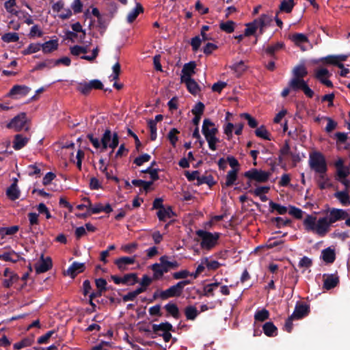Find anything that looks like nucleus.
I'll list each match as a JSON object with an SVG mask.
<instances>
[{"instance_id": "f257e3e1", "label": "nucleus", "mask_w": 350, "mask_h": 350, "mask_svg": "<svg viewBox=\"0 0 350 350\" xmlns=\"http://www.w3.org/2000/svg\"><path fill=\"white\" fill-rule=\"evenodd\" d=\"M303 224L306 231L315 232L320 237H324L331 226L327 217H321L317 221V217L312 215H307Z\"/></svg>"}, {"instance_id": "f03ea898", "label": "nucleus", "mask_w": 350, "mask_h": 350, "mask_svg": "<svg viewBox=\"0 0 350 350\" xmlns=\"http://www.w3.org/2000/svg\"><path fill=\"white\" fill-rule=\"evenodd\" d=\"M170 257L168 256H162L159 258V263L156 262L150 266V269L153 271L154 280H159L165 273L179 267V263L176 260L170 261Z\"/></svg>"}, {"instance_id": "7ed1b4c3", "label": "nucleus", "mask_w": 350, "mask_h": 350, "mask_svg": "<svg viewBox=\"0 0 350 350\" xmlns=\"http://www.w3.org/2000/svg\"><path fill=\"white\" fill-rule=\"evenodd\" d=\"M202 133L208 142L209 148L211 150H216V144L219 142V139L216 136L218 129L215 126V123L210 119L205 118L203 120Z\"/></svg>"}, {"instance_id": "20e7f679", "label": "nucleus", "mask_w": 350, "mask_h": 350, "mask_svg": "<svg viewBox=\"0 0 350 350\" xmlns=\"http://www.w3.org/2000/svg\"><path fill=\"white\" fill-rule=\"evenodd\" d=\"M309 165L312 170L320 174V178H325V174L327 171V166L323 154L319 152L310 154Z\"/></svg>"}, {"instance_id": "39448f33", "label": "nucleus", "mask_w": 350, "mask_h": 350, "mask_svg": "<svg viewBox=\"0 0 350 350\" xmlns=\"http://www.w3.org/2000/svg\"><path fill=\"white\" fill-rule=\"evenodd\" d=\"M196 234L201 238V248L208 251L217 245L221 235L219 232L212 233L204 230H198Z\"/></svg>"}, {"instance_id": "423d86ee", "label": "nucleus", "mask_w": 350, "mask_h": 350, "mask_svg": "<svg viewBox=\"0 0 350 350\" xmlns=\"http://www.w3.org/2000/svg\"><path fill=\"white\" fill-rule=\"evenodd\" d=\"M191 283V280H184L171 286L167 289L162 291L161 296L163 297V300H166L171 297H180L183 293L184 287Z\"/></svg>"}, {"instance_id": "0eeeda50", "label": "nucleus", "mask_w": 350, "mask_h": 350, "mask_svg": "<svg viewBox=\"0 0 350 350\" xmlns=\"http://www.w3.org/2000/svg\"><path fill=\"white\" fill-rule=\"evenodd\" d=\"M102 151L107 148L114 150L119 144V136L118 133H111L109 129H107L101 137Z\"/></svg>"}, {"instance_id": "6e6552de", "label": "nucleus", "mask_w": 350, "mask_h": 350, "mask_svg": "<svg viewBox=\"0 0 350 350\" xmlns=\"http://www.w3.org/2000/svg\"><path fill=\"white\" fill-rule=\"evenodd\" d=\"M288 85L292 90L295 92L303 91L305 95L308 98H312L314 92L311 90L307 83L304 79H293L292 78L288 82Z\"/></svg>"}, {"instance_id": "1a4fd4ad", "label": "nucleus", "mask_w": 350, "mask_h": 350, "mask_svg": "<svg viewBox=\"0 0 350 350\" xmlns=\"http://www.w3.org/2000/svg\"><path fill=\"white\" fill-rule=\"evenodd\" d=\"M271 175L269 172H265L261 170L252 168L245 172L243 176L248 178L250 180H255L258 183H266Z\"/></svg>"}, {"instance_id": "9d476101", "label": "nucleus", "mask_w": 350, "mask_h": 350, "mask_svg": "<svg viewBox=\"0 0 350 350\" xmlns=\"http://www.w3.org/2000/svg\"><path fill=\"white\" fill-rule=\"evenodd\" d=\"M27 121V114L25 112H21L17 116H14L7 124L6 128L13 129L16 132H19L25 126Z\"/></svg>"}, {"instance_id": "9b49d317", "label": "nucleus", "mask_w": 350, "mask_h": 350, "mask_svg": "<svg viewBox=\"0 0 350 350\" xmlns=\"http://www.w3.org/2000/svg\"><path fill=\"white\" fill-rule=\"evenodd\" d=\"M136 256H122L115 260L114 264L117 266L118 269L124 272L129 270V266L133 265L136 262Z\"/></svg>"}, {"instance_id": "f8f14e48", "label": "nucleus", "mask_w": 350, "mask_h": 350, "mask_svg": "<svg viewBox=\"0 0 350 350\" xmlns=\"http://www.w3.org/2000/svg\"><path fill=\"white\" fill-rule=\"evenodd\" d=\"M53 262L51 257L44 258V255L42 254L40 260L35 265L36 272L38 274L46 272L52 268Z\"/></svg>"}, {"instance_id": "ddd939ff", "label": "nucleus", "mask_w": 350, "mask_h": 350, "mask_svg": "<svg viewBox=\"0 0 350 350\" xmlns=\"http://www.w3.org/2000/svg\"><path fill=\"white\" fill-rule=\"evenodd\" d=\"M349 216L347 212L343 209L332 208L329 210V215L327 217L331 225L337 221L345 219Z\"/></svg>"}, {"instance_id": "4468645a", "label": "nucleus", "mask_w": 350, "mask_h": 350, "mask_svg": "<svg viewBox=\"0 0 350 350\" xmlns=\"http://www.w3.org/2000/svg\"><path fill=\"white\" fill-rule=\"evenodd\" d=\"M310 313V307L308 304L297 302L295 305L294 311L291 314L295 319H301L308 315Z\"/></svg>"}, {"instance_id": "2eb2a0df", "label": "nucleus", "mask_w": 350, "mask_h": 350, "mask_svg": "<svg viewBox=\"0 0 350 350\" xmlns=\"http://www.w3.org/2000/svg\"><path fill=\"white\" fill-rule=\"evenodd\" d=\"M330 76V73L327 68H321L315 71L314 77L318 79L322 84L326 85L328 88H333V83L326 79V77H329Z\"/></svg>"}, {"instance_id": "dca6fc26", "label": "nucleus", "mask_w": 350, "mask_h": 350, "mask_svg": "<svg viewBox=\"0 0 350 350\" xmlns=\"http://www.w3.org/2000/svg\"><path fill=\"white\" fill-rule=\"evenodd\" d=\"M323 285L324 289L327 291L335 288L339 284V277L337 274H323Z\"/></svg>"}, {"instance_id": "f3484780", "label": "nucleus", "mask_w": 350, "mask_h": 350, "mask_svg": "<svg viewBox=\"0 0 350 350\" xmlns=\"http://www.w3.org/2000/svg\"><path fill=\"white\" fill-rule=\"evenodd\" d=\"M196 64L195 62H189L185 64L182 69L180 81L186 79H191V76L196 73Z\"/></svg>"}, {"instance_id": "a211bd4d", "label": "nucleus", "mask_w": 350, "mask_h": 350, "mask_svg": "<svg viewBox=\"0 0 350 350\" xmlns=\"http://www.w3.org/2000/svg\"><path fill=\"white\" fill-rule=\"evenodd\" d=\"M85 268V267L84 263L74 262L68 267L67 270V274L72 278H75L77 274L83 272Z\"/></svg>"}, {"instance_id": "6ab92c4d", "label": "nucleus", "mask_w": 350, "mask_h": 350, "mask_svg": "<svg viewBox=\"0 0 350 350\" xmlns=\"http://www.w3.org/2000/svg\"><path fill=\"white\" fill-rule=\"evenodd\" d=\"M163 308L167 312L166 317L171 316L175 319H178L180 317V310L175 303L169 302Z\"/></svg>"}, {"instance_id": "aec40b11", "label": "nucleus", "mask_w": 350, "mask_h": 350, "mask_svg": "<svg viewBox=\"0 0 350 350\" xmlns=\"http://www.w3.org/2000/svg\"><path fill=\"white\" fill-rule=\"evenodd\" d=\"M30 138L24 137L21 134H16L13 141V148L18 150L24 148L29 142Z\"/></svg>"}, {"instance_id": "412c9836", "label": "nucleus", "mask_w": 350, "mask_h": 350, "mask_svg": "<svg viewBox=\"0 0 350 350\" xmlns=\"http://www.w3.org/2000/svg\"><path fill=\"white\" fill-rule=\"evenodd\" d=\"M186 85L187 89L193 95H196L200 91V87L193 79H186L180 81Z\"/></svg>"}, {"instance_id": "4be33fe9", "label": "nucleus", "mask_w": 350, "mask_h": 350, "mask_svg": "<svg viewBox=\"0 0 350 350\" xmlns=\"http://www.w3.org/2000/svg\"><path fill=\"white\" fill-rule=\"evenodd\" d=\"M285 44L283 42H278L274 44L269 45L267 48H265V51L266 54L269 55L270 57L275 58V53L284 49Z\"/></svg>"}, {"instance_id": "5701e85b", "label": "nucleus", "mask_w": 350, "mask_h": 350, "mask_svg": "<svg viewBox=\"0 0 350 350\" xmlns=\"http://www.w3.org/2000/svg\"><path fill=\"white\" fill-rule=\"evenodd\" d=\"M16 180L7 189L6 195L8 198L14 201L19 198L21 192L17 187Z\"/></svg>"}, {"instance_id": "b1692460", "label": "nucleus", "mask_w": 350, "mask_h": 350, "mask_svg": "<svg viewBox=\"0 0 350 350\" xmlns=\"http://www.w3.org/2000/svg\"><path fill=\"white\" fill-rule=\"evenodd\" d=\"M31 88L26 85H14L9 92L10 96L21 95L26 96L30 92Z\"/></svg>"}, {"instance_id": "393cba45", "label": "nucleus", "mask_w": 350, "mask_h": 350, "mask_svg": "<svg viewBox=\"0 0 350 350\" xmlns=\"http://www.w3.org/2000/svg\"><path fill=\"white\" fill-rule=\"evenodd\" d=\"M321 258L326 263H333L336 259V254L334 250L331 247L324 249L321 252Z\"/></svg>"}, {"instance_id": "a878e982", "label": "nucleus", "mask_w": 350, "mask_h": 350, "mask_svg": "<svg viewBox=\"0 0 350 350\" xmlns=\"http://www.w3.org/2000/svg\"><path fill=\"white\" fill-rule=\"evenodd\" d=\"M152 331L154 332V333L159 335V334H160L159 333V332H160V331L163 332V333H164L167 331L174 332V329L170 323L166 321L164 323H161L159 325L153 324L152 325Z\"/></svg>"}, {"instance_id": "bb28decb", "label": "nucleus", "mask_w": 350, "mask_h": 350, "mask_svg": "<svg viewBox=\"0 0 350 350\" xmlns=\"http://www.w3.org/2000/svg\"><path fill=\"white\" fill-rule=\"evenodd\" d=\"M144 12V8L141 3H137L135 8L133 9L127 15V22L132 23L139 16L140 13Z\"/></svg>"}, {"instance_id": "cd10ccee", "label": "nucleus", "mask_w": 350, "mask_h": 350, "mask_svg": "<svg viewBox=\"0 0 350 350\" xmlns=\"http://www.w3.org/2000/svg\"><path fill=\"white\" fill-rule=\"evenodd\" d=\"M157 215L160 221H165L166 219L174 216L175 213L171 206H167V208L164 207L162 210H159Z\"/></svg>"}, {"instance_id": "c85d7f7f", "label": "nucleus", "mask_w": 350, "mask_h": 350, "mask_svg": "<svg viewBox=\"0 0 350 350\" xmlns=\"http://www.w3.org/2000/svg\"><path fill=\"white\" fill-rule=\"evenodd\" d=\"M290 40L294 42L296 46H299L301 44L309 42L308 37L301 33H295L289 36Z\"/></svg>"}, {"instance_id": "c756f323", "label": "nucleus", "mask_w": 350, "mask_h": 350, "mask_svg": "<svg viewBox=\"0 0 350 350\" xmlns=\"http://www.w3.org/2000/svg\"><path fill=\"white\" fill-rule=\"evenodd\" d=\"M122 284L133 286L139 282V278L136 273L124 274L122 277Z\"/></svg>"}, {"instance_id": "7c9ffc66", "label": "nucleus", "mask_w": 350, "mask_h": 350, "mask_svg": "<svg viewBox=\"0 0 350 350\" xmlns=\"http://www.w3.org/2000/svg\"><path fill=\"white\" fill-rule=\"evenodd\" d=\"M308 75V70L304 64L296 66L293 70V79H304Z\"/></svg>"}, {"instance_id": "2f4dec72", "label": "nucleus", "mask_w": 350, "mask_h": 350, "mask_svg": "<svg viewBox=\"0 0 350 350\" xmlns=\"http://www.w3.org/2000/svg\"><path fill=\"white\" fill-rule=\"evenodd\" d=\"M239 170V169L237 168V169H232L231 170L228 172V174H227L226 178V183H225V186L226 187H231L232 185H233L235 183V182L237 179V174H238Z\"/></svg>"}, {"instance_id": "473e14b6", "label": "nucleus", "mask_w": 350, "mask_h": 350, "mask_svg": "<svg viewBox=\"0 0 350 350\" xmlns=\"http://www.w3.org/2000/svg\"><path fill=\"white\" fill-rule=\"evenodd\" d=\"M262 330L266 336L273 337L277 335L278 328L272 322H267L263 325Z\"/></svg>"}, {"instance_id": "72a5a7b5", "label": "nucleus", "mask_w": 350, "mask_h": 350, "mask_svg": "<svg viewBox=\"0 0 350 350\" xmlns=\"http://www.w3.org/2000/svg\"><path fill=\"white\" fill-rule=\"evenodd\" d=\"M41 47L43 53H49L55 50H56L58 47V41L57 40H51L47 42H45L44 44H41Z\"/></svg>"}, {"instance_id": "f704fd0d", "label": "nucleus", "mask_w": 350, "mask_h": 350, "mask_svg": "<svg viewBox=\"0 0 350 350\" xmlns=\"http://www.w3.org/2000/svg\"><path fill=\"white\" fill-rule=\"evenodd\" d=\"M336 197L343 206H348L350 204L349 195L347 190L337 191L334 193Z\"/></svg>"}, {"instance_id": "c9c22d12", "label": "nucleus", "mask_w": 350, "mask_h": 350, "mask_svg": "<svg viewBox=\"0 0 350 350\" xmlns=\"http://www.w3.org/2000/svg\"><path fill=\"white\" fill-rule=\"evenodd\" d=\"M185 314L186 319L190 321H194L200 314V312L193 306H188L185 308Z\"/></svg>"}, {"instance_id": "e433bc0d", "label": "nucleus", "mask_w": 350, "mask_h": 350, "mask_svg": "<svg viewBox=\"0 0 350 350\" xmlns=\"http://www.w3.org/2000/svg\"><path fill=\"white\" fill-rule=\"evenodd\" d=\"M19 256L14 251L4 252L0 254V260L6 262H18Z\"/></svg>"}, {"instance_id": "4c0bfd02", "label": "nucleus", "mask_w": 350, "mask_h": 350, "mask_svg": "<svg viewBox=\"0 0 350 350\" xmlns=\"http://www.w3.org/2000/svg\"><path fill=\"white\" fill-rule=\"evenodd\" d=\"M230 68L232 70H234L237 74L238 76H240L247 70V67L245 65V62L241 60L238 62L233 64L232 66H230Z\"/></svg>"}, {"instance_id": "58836bf2", "label": "nucleus", "mask_w": 350, "mask_h": 350, "mask_svg": "<svg viewBox=\"0 0 350 350\" xmlns=\"http://www.w3.org/2000/svg\"><path fill=\"white\" fill-rule=\"evenodd\" d=\"M219 285V282H214L205 285L204 286L203 295L205 297H213L214 291L218 288Z\"/></svg>"}, {"instance_id": "ea45409f", "label": "nucleus", "mask_w": 350, "mask_h": 350, "mask_svg": "<svg viewBox=\"0 0 350 350\" xmlns=\"http://www.w3.org/2000/svg\"><path fill=\"white\" fill-rule=\"evenodd\" d=\"M215 183H216V182L214 180L213 176L212 175H208V176H200V178H198L196 185L198 186H200L202 184H206L209 187H212Z\"/></svg>"}, {"instance_id": "a19ab883", "label": "nucleus", "mask_w": 350, "mask_h": 350, "mask_svg": "<svg viewBox=\"0 0 350 350\" xmlns=\"http://www.w3.org/2000/svg\"><path fill=\"white\" fill-rule=\"evenodd\" d=\"M269 207H270V211H277L278 214L280 215H284L286 213L288 208L287 207L282 206L280 204H278L276 202H274L273 201H270L269 203Z\"/></svg>"}, {"instance_id": "79ce46f5", "label": "nucleus", "mask_w": 350, "mask_h": 350, "mask_svg": "<svg viewBox=\"0 0 350 350\" xmlns=\"http://www.w3.org/2000/svg\"><path fill=\"white\" fill-rule=\"evenodd\" d=\"M322 61L327 64H331L343 68V64L339 62L336 55H327L322 59Z\"/></svg>"}, {"instance_id": "37998d69", "label": "nucleus", "mask_w": 350, "mask_h": 350, "mask_svg": "<svg viewBox=\"0 0 350 350\" xmlns=\"http://www.w3.org/2000/svg\"><path fill=\"white\" fill-rule=\"evenodd\" d=\"M269 318V312L265 308L256 311L254 314V319L256 321L263 322Z\"/></svg>"}, {"instance_id": "c03bdc74", "label": "nucleus", "mask_w": 350, "mask_h": 350, "mask_svg": "<svg viewBox=\"0 0 350 350\" xmlns=\"http://www.w3.org/2000/svg\"><path fill=\"white\" fill-rule=\"evenodd\" d=\"M235 23L232 21L222 22L219 24V28L226 33H230L234 31Z\"/></svg>"}, {"instance_id": "a18cd8bd", "label": "nucleus", "mask_w": 350, "mask_h": 350, "mask_svg": "<svg viewBox=\"0 0 350 350\" xmlns=\"http://www.w3.org/2000/svg\"><path fill=\"white\" fill-rule=\"evenodd\" d=\"M1 40L6 43L10 42H18L19 40V36L17 33L15 32H9L3 34L1 36Z\"/></svg>"}, {"instance_id": "49530a36", "label": "nucleus", "mask_w": 350, "mask_h": 350, "mask_svg": "<svg viewBox=\"0 0 350 350\" xmlns=\"http://www.w3.org/2000/svg\"><path fill=\"white\" fill-rule=\"evenodd\" d=\"M294 5L295 3L293 0H284L280 5V10L286 13H290L291 12Z\"/></svg>"}, {"instance_id": "de8ad7c7", "label": "nucleus", "mask_w": 350, "mask_h": 350, "mask_svg": "<svg viewBox=\"0 0 350 350\" xmlns=\"http://www.w3.org/2000/svg\"><path fill=\"white\" fill-rule=\"evenodd\" d=\"M28 218L29 220L30 227L27 232H33V226L38 224V214L33 212L29 213H28Z\"/></svg>"}, {"instance_id": "09e8293b", "label": "nucleus", "mask_w": 350, "mask_h": 350, "mask_svg": "<svg viewBox=\"0 0 350 350\" xmlns=\"http://www.w3.org/2000/svg\"><path fill=\"white\" fill-rule=\"evenodd\" d=\"M33 342V340L32 338H25L21 341L16 342L14 345V348L18 350L26 347H29L32 345Z\"/></svg>"}, {"instance_id": "8fccbe9b", "label": "nucleus", "mask_w": 350, "mask_h": 350, "mask_svg": "<svg viewBox=\"0 0 350 350\" xmlns=\"http://www.w3.org/2000/svg\"><path fill=\"white\" fill-rule=\"evenodd\" d=\"M179 133V131L177 129L173 128L172 129L167 135V138L170 140L171 144L175 147L176 142H178L177 134Z\"/></svg>"}, {"instance_id": "3c124183", "label": "nucleus", "mask_w": 350, "mask_h": 350, "mask_svg": "<svg viewBox=\"0 0 350 350\" xmlns=\"http://www.w3.org/2000/svg\"><path fill=\"white\" fill-rule=\"evenodd\" d=\"M246 28L244 31V36H250L255 33L256 31L258 29V25H256L254 21H252V23H247Z\"/></svg>"}, {"instance_id": "603ef678", "label": "nucleus", "mask_w": 350, "mask_h": 350, "mask_svg": "<svg viewBox=\"0 0 350 350\" xmlns=\"http://www.w3.org/2000/svg\"><path fill=\"white\" fill-rule=\"evenodd\" d=\"M77 90L83 95H88L91 92V87L88 82H81L78 84Z\"/></svg>"}, {"instance_id": "864d4df0", "label": "nucleus", "mask_w": 350, "mask_h": 350, "mask_svg": "<svg viewBox=\"0 0 350 350\" xmlns=\"http://www.w3.org/2000/svg\"><path fill=\"white\" fill-rule=\"evenodd\" d=\"M41 44L39 43H31L28 47L24 50V55H29L39 51L41 49Z\"/></svg>"}, {"instance_id": "5fc2aeb1", "label": "nucleus", "mask_w": 350, "mask_h": 350, "mask_svg": "<svg viewBox=\"0 0 350 350\" xmlns=\"http://www.w3.org/2000/svg\"><path fill=\"white\" fill-rule=\"evenodd\" d=\"M255 134L257 137L264 139L270 140L269 134L264 126H261L255 131Z\"/></svg>"}, {"instance_id": "6e6d98bb", "label": "nucleus", "mask_w": 350, "mask_h": 350, "mask_svg": "<svg viewBox=\"0 0 350 350\" xmlns=\"http://www.w3.org/2000/svg\"><path fill=\"white\" fill-rule=\"evenodd\" d=\"M288 213L297 219H300L303 217L302 210L294 206H289Z\"/></svg>"}, {"instance_id": "4d7b16f0", "label": "nucleus", "mask_w": 350, "mask_h": 350, "mask_svg": "<svg viewBox=\"0 0 350 350\" xmlns=\"http://www.w3.org/2000/svg\"><path fill=\"white\" fill-rule=\"evenodd\" d=\"M158 171V169H152L151 167H148L146 170H142L141 172L150 174L152 181H155L159 178Z\"/></svg>"}, {"instance_id": "13d9d810", "label": "nucleus", "mask_w": 350, "mask_h": 350, "mask_svg": "<svg viewBox=\"0 0 350 350\" xmlns=\"http://www.w3.org/2000/svg\"><path fill=\"white\" fill-rule=\"evenodd\" d=\"M56 333V331L53 329L47 332L45 334L41 336L38 338V344H46L49 342V340L50 338L53 336L54 334Z\"/></svg>"}, {"instance_id": "bf43d9fd", "label": "nucleus", "mask_w": 350, "mask_h": 350, "mask_svg": "<svg viewBox=\"0 0 350 350\" xmlns=\"http://www.w3.org/2000/svg\"><path fill=\"white\" fill-rule=\"evenodd\" d=\"M150 159V155L147 153H145L143 154L142 155L136 157L134 159L133 163L137 166H141L142 165H143V163L149 161Z\"/></svg>"}, {"instance_id": "052dcab7", "label": "nucleus", "mask_w": 350, "mask_h": 350, "mask_svg": "<svg viewBox=\"0 0 350 350\" xmlns=\"http://www.w3.org/2000/svg\"><path fill=\"white\" fill-rule=\"evenodd\" d=\"M272 221L276 222V226L279 228L288 226L291 223V220L289 219H283L280 217H274L272 219Z\"/></svg>"}, {"instance_id": "680f3d73", "label": "nucleus", "mask_w": 350, "mask_h": 350, "mask_svg": "<svg viewBox=\"0 0 350 350\" xmlns=\"http://www.w3.org/2000/svg\"><path fill=\"white\" fill-rule=\"evenodd\" d=\"M113 73L110 76L112 81H117L119 79V76L121 72V66L119 62H116L112 67Z\"/></svg>"}, {"instance_id": "e2e57ef3", "label": "nucleus", "mask_w": 350, "mask_h": 350, "mask_svg": "<svg viewBox=\"0 0 350 350\" xmlns=\"http://www.w3.org/2000/svg\"><path fill=\"white\" fill-rule=\"evenodd\" d=\"M50 63L53 62V66H56L59 64H64L66 66H69L71 64V60L68 57H63L62 58L57 59L56 60L51 59L49 60Z\"/></svg>"}, {"instance_id": "0e129e2a", "label": "nucleus", "mask_w": 350, "mask_h": 350, "mask_svg": "<svg viewBox=\"0 0 350 350\" xmlns=\"http://www.w3.org/2000/svg\"><path fill=\"white\" fill-rule=\"evenodd\" d=\"M204 262L206 265L208 269H209V270H216L221 265V264L217 260L209 261L208 258H204Z\"/></svg>"}, {"instance_id": "69168bd1", "label": "nucleus", "mask_w": 350, "mask_h": 350, "mask_svg": "<svg viewBox=\"0 0 350 350\" xmlns=\"http://www.w3.org/2000/svg\"><path fill=\"white\" fill-rule=\"evenodd\" d=\"M241 117L244 118L247 120V124L251 128H256L258 126L257 120L253 118L251 115L247 113H242Z\"/></svg>"}, {"instance_id": "338daca9", "label": "nucleus", "mask_w": 350, "mask_h": 350, "mask_svg": "<svg viewBox=\"0 0 350 350\" xmlns=\"http://www.w3.org/2000/svg\"><path fill=\"white\" fill-rule=\"evenodd\" d=\"M95 284L98 291L105 292L107 290V281L104 278H98L95 280Z\"/></svg>"}, {"instance_id": "774afa93", "label": "nucleus", "mask_w": 350, "mask_h": 350, "mask_svg": "<svg viewBox=\"0 0 350 350\" xmlns=\"http://www.w3.org/2000/svg\"><path fill=\"white\" fill-rule=\"evenodd\" d=\"M205 106L202 102H198L192 109L191 112L193 115L201 116L203 114Z\"/></svg>"}]
</instances>
